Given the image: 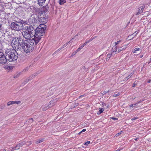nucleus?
<instances>
[{
    "label": "nucleus",
    "instance_id": "nucleus-11",
    "mask_svg": "<svg viewBox=\"0 0 151 151\" xmlns=\"http://www.w3.org/2000/svg\"><path fill=\"white\" fill-rule=\"evenodd\" d=\"M145 8V6L143 5L142 6L139 8L138 12H137L136 15H138L142 13L144 9Z\"/></svg>",
    "mask_w": 151,
    "mask_h": 151
},
{
    "label": "nucleus",
    "instance_id": "nucleus-39",
    "mask_svg": "<svg viewBox=\"0 0 151 151\" xmlns=\"http://www.w3.org/2000/svg\"><path fill=\"white\" fill-rule=\"evenodd\" d=\"M71 43V41H69L67 42V43L66 44H67V45L69 43Z\"/></svg>",
    "mask_w": 151,
    "mask_h": 151
},
{
    "label": "nucleus",
    "instance_id": "nucleus-49",
    "mask_svg": "<svg viewBox=\"0 0 151 151\" xmlns=\"http://www.w3.org/2000/svg\"><path fill=\"white\" fill-rule=\"evenodd\" d=\"M143 55H142L139 56L140 58H142L143 57Z\"/></svg>",
    "mask_w": 151,
    "mask_h": 151
},
{
    "label": "nucleus",
    "instance_id": "nucleus-43",
    "mask_svg": "<svg viewBox=\"0 0 151 151\" xmlns=\"http://www.w3.org/2000/svg\"><path fill=\"white\" fill-rule=\"evenodd\" d=\"M84 96V95H82L80 96L79 98H80L81 97H83V96Z\"/></svg>",
    "mask_w": 151,
    "mask_h": 151
},
{
    "label": "nucleus",
    "instance_id": "nucleus-13",
    "mask_svg": "<svg viewBox=\"0 0 151 151\" xmlns=\"http://www.w3.org/2000/svg\"><path fill=\"white\" fill-rule=\"evenodd\" d=\"M117 46L115 45L114 46L111 51V55H115L116 52H117Z\"/></svg>",
    "mask_w": 151,
    "mask_h": 151
},
{
    "label": "nucleus",
    "instance_id": "nucleus-48",
    "mask_svg": "<svg viewBox=\"0 0 151 151\" xmlns=\"http://www.w3.org/2000/svg\"><path fill=\"white\" fill-rule=\"evenodd\" d=\"M40 14H42L43 13V12L42 11L41 12H40Z\"/></svg>",
    "mask_w": 151,
    "mask_h": 151
},
{
    "label": "nucleus",
    "instance_id": "nucleus-50",
    "mask_svg": "<svg viewBox=\"0 0 151 151\" xmlns=\"http://www.w3.org/2000/svg\"><path fill=\"white\" fill-rule=\"evenodd\" d=\"M135 86V84H133V85L132 87H134Z\"/></svg>",
    "mask_w": 151,
    "mask_h": 151
},
{
    "label": "nucleus",
    "instance_id": "nucleus-14",
    "mask_svg": "<svg viewBox=\"0 0 151 151\" xmlns=\"http://www.w3.org/2000/svg\"><path fill=\"white\" fill-rule=\"evenodd\" d=\"M24 145L23 144H21V145L22 146ZM21 146V144H17L16 146L15 147H13L12 148V150L13 151L14 150H18L20 148V147Z\"/></svg>",
    "mask_w": 151,
    "mask_h": 151
},
{
    "label": "nucleus",
    "instance_id": "nucleus-16",
    "mask_svg": "<svg viewBox=\"0 0 151 151\" xmlns=\"http://www.w3.org/2000/svg\"><path fill=\"white\" fill-rule=\"evenodd\" d=\"M34 78L33 75H32L30 76L27 78L26 80L23 82L24 84L27 83L28 81L31 80Z\"/></svg>",
    "mask_w": 151,
    "mask_h": 151
},
{
    "label": "nucleus",
    "instance_id": "nucleus-52",
    "mask_svg": "<svg viewBox=\"0 0 151 151\" xmlns=\"http://www.w3.org/2000/svg\"><path fill=\"white\" fill-rule=\"evenodd\" d=\"M143 100H140L139 101H141V103L143 101Z\"/></svg>",
    "mask_w": 151,
    "mask_h": 151
},
{
    "label": "nucleus",
    "instance_id": "nucleus-24",
    "mask_svg": "<svg viewBox=\"0 0 151 151\" xmlns=\"http://www.w3.org/2000/svg\"><path fill=\"white\" fill-rule=\"evenodd\" d=\"M113 55H111V53L107 54V59H109Z\"/></svg>",
    "mask_w": 151,
    "mask_h": 151
},
{
    "label": "nucleus",
    "instance_id": "nucleus-3",
    "mask_svg": "<svg viewBox=\"0 0 151 151\" xmlns=\"http://www.w3.org/2000/svg\"><path fill=\"white\" fill-rule=\"evenodd\" d=\"M17 50L14 49H8L6 50L5 54L9 62L14 61L18 58V53Z\"/></svg>",
    "mask_w": 151,
    "mask_h": 151
},
{
    "label": "nucleus",
    "instance_id": "nucleus-55",
    "mask_svg": "<svg viewBox=\"0 0 151 151\" xmlns=\"http://www.w3.org/2000/svg\"><path fill=\"white\" fill-rule=\"evenodd\" d=\"M138 33V32H137V33H136V34H137Z\"/></svg>",
    "mask_w": 151,
    "mask_h": 151
},
{
    "label": "nucleus",
    "instance_id": "nucleus-10",
    "mask_svg": "<svg viewBox=\"0 0 151 151\" xmlns=\"http://www.w3.org/2000/svg\"><path fill=\"white\" fill-rule=\"evenodd\" d=\"M21 102L19 101H11L8 102L7 103V106H10L12 104H19L21 103Z\"/></svg>",
    "mask_w": 151,
    "mask_h": 151
},
{
    "label": "nucleus",
    "instance_id": "nucleus-41",
    "mask_svg": "<svg viewBox=\"0 0 151 151\" xmlns=\"http://www.w3.org/2000/svg\"><path fill=\"white\" fill-rule=\"evenodd\" d=\"M80 50H81L79 48L76 51H77V52L79 51Z\"/></svg>",
    "mask_w": 151,
    "mask_h": 151
},
{
    "label": "nucleus",
    "instance_id": "nucleus-56",
    "mask_svg": "<svg viewBox=\"0 0 151 151\" xmlns=\"http://www.w3.org/2000/svg\"><path fill=\"white\" fill-rule=\"evenodd\" d=\"M150 61H151V58L150 59Z\"/></svg>",
    "mask_w": 151,
    "mask_h": 151
},
{
    "label": "nucleus",
    "instance_id": "nucleus-44",
    "mask_svg": "<svg viewBox=\"0 0 151 151\" xmlns=\"http://www.w3.org/2000/svg\"><path fill=\"white\" fill-rule=\"evenodd\" d=\"M138 138H135L134 139V140L136 141H137Z\"/></svg>",
    "mask_w": 151,
    "mask_h": 151
},
{
    "label": "nucleus",
    "instance_id": "nucleus-23",
    "mask_svg": "<svg viewBox=\"0 0 151 151\" xmlns=\"http://www.w3.org/2000/svg\"><path fill=\"white\" fill-rule=\"evenodd\" d=\"M134 73H132L129 75L126 78L127 79V80H128L133 75Z\"/></svg>",
    "mask_w": 151,
    "mask_h": 151
},
{
    "label": "nucleus",
    "instance_id": "nucleus-5",
    "mask_svg": "<svg viewBox=\"0 0 151 151\" xmlns=\"http://www.w3.org/2000/svg\"><path fill=\"white\" fill-rule=\"evenodd\" d=\"M23 26V25L22 23L17 21L12 22L10 25L12 29L17 31L22 29Z\"/></svg>",
    "mask_w": 151,
    "mask_h": 151
},
{
    "label": "nucleus",
    "instance_id": "nucleus-15",
    "mask_svg": "<svg viewBox=\"0 0 151 151\" xmlns=\"http://www.w3.org/2000/svg\"><path fill=\"white\" fill-rule=\"evenodd\" d=\"M46 0H37L38 4L40 6H43Z\"/></svg>",
    "mask_w": 151,
    "mask_h": 151
},
{
    "label": "nucleus",
    "instance_id": "nucleus-42",
    "mask_svg": "<svg viewBox=\"0 0 151 151\" xmlns=\"http://www.w3.org/2000/svg\"><path fill=\"white\" fill-rule=\"evenodd\" d=\"M151 81V79H150V80H149L147 81V82L148 83H150Z\"/></svg>",
    "mask_w": 151,
    "mask_h": 151
},
{
    "label": "nucleus",
    "instance_id": "nucleus-19",
    "mask_svg": "<svg viewBox=\"0 0 151 151\" xmlns=\"http://www.w3.org/2000/svg\"><path fill=\"white\" fill-rule=\"evenodd\" d=\"M67 46V44H65L63 45L57 51V52L60 51L62 49L64 48V47H65Z\"/></svg>",
    "mask_w": 151,
    "mask_h": 151
},
{
    "label": "nucleus",
    "instance_id": "nucleus-51",
    "mask_svg": "<svg viewBox=\"0 0 151 151\" xmlns=\"http://www.w3.org/2000/svg\"><path fill=\"white\" fill-rule=\"evenodd\" d=\"M81 133H82V132H81V131L80 132H79L78 133V134H80Z\"/></svg>",
    "mask_w": 151,
    "mask_h": 151
},
{
    "label": "nucleus",
    "instance_id": "nucleus-40",
    "mask_svg": "<svg viewBox=\"0 0 151 151\" xmlns=\"http://www.w3.org/2000/svg\"><path fill=\"white\" fill-rule=\"evenodd\" d=\"M93 39H94V37H93V38L91 37V38H90V39H89V40H90V41H91L92 40H93Z\"/></svg>",
    "mask_w": 151,
    "mask_h": 151
},
{
    "label": "nucleus",
    "instance_id": "nucleus-4",
    "mask_svg": "<svg viewBox=\"0 0 151 151\" xmlns=\"http://www.w3.org/2000/svg\"><path fill=\"white\" fill-rule=\"evenodd\" d=\"M45 28L44 27L40 26L37 27L35 30V29L34 36L32 39H33L36 38H39V41L41 39V37L45 33Z\"/></svg>",
    "mask_w": 151,
    "mask_h": 151
},
{
    "label": "nucleus",
    "instance_id": "nucleus-18",
    "mask_svg": "<svg viewBox=\"0 0 151 151\" xmlns=\"http://www.w3.org/2000/svg\"><path fill=\"white\" fill-rule=\"evenodd\" d=\"M44 140V139H39L38 140L36 141V143L38 144L43 141Z\"/></svg>",
    "mask_w": 151,
    "mask_h": 151
},
{
    "label": "nucleus",
    "instance_id": "nucleus-31",
    "mask_svg": "<svg viewBox=\"0 0 151 151\" xmlns=\"http://www.w3.org/2000/svg\"><path fill=\"white\" fill-rule=\"evenodd\" d=\"M138 119V117H134V118H133L132 119H131V120L132 121H133V120H135L136 119Z\"/></svg>",
    "mask_w": 151,
    "mask_h": 151
},
{
    "label": "nucleus",
    "instance_id": "nucleus-27",
    "mask_svg": "<svg viewBox=\"0 0 151 151\" xmlns=\"http://www.w3.org/2000/svg\"><path fill=\"white\" fill-rule=\"evenodd\" d=\"M31 66V65H30L29 66L27 67L24 70V72H26V71H27L29 69L30 67Z\"/></svg>",
    "mask_w": 151,
    "mask_h": 151
},
{
    "label": "nucleus",
    "instance_id": "nucleus-6",
    "mask_svg": "<svg viewBox=\"0 0 151 151\" xmlns=\"http://www.w3.org/2000/svg\"><path fill=\"white\" fill-rule=\"evenodd\" d=\"M18 41V38L17 37L14 38L11 42V45L13 48V49L16 50L18 51L20 50L21 47H19Z\"/></svg>",
    "mask_w": 151,
    "mask_h": 151
},
{
    "label": "nucleus",
    "instance_id": "nucleus-45",
    "mask_svg": "<svg viewBox=\"0 0 151 151\" xmlns=\"http://www.w3.org/2000/svg\"><path fill=\"white\" fill-rule=\"evenodd\" d=\"M101 114V113H100V112H99H99H98L97 113V114Z\"/></svg>",
    "mask_w": 151,
    "mask_h": 151
},
{
    "label": "nucleus",
    "instance_id": "nucleus-26",
    "mask_svg": "<svg viewBox=\"0 0 151 151\" xmlns=\"http://www.w3.org/2000/svg\"><path fill=\"white\" fill-rule=\"evenodd\" d=\"M140 50V49L139 48H136L134 49L133 52L136 53L137 51H139Z\"/></svg>",
    "mask_w": 151,
    "mask_h": 151
},
{
    "label": "nucleus",
    "instance_id": "nucleus-8",
    "mask_svg": "<svg viewBox=\"0 0 151 151\" xmlns=\"http://www.w3.org/2000/svg\"><path fill=\"white\" fill-rule=\"evenodd\" d=\"M48 17L45 16V17H41L39 18V22L41 23V25H43L44 24L47 23L48 20Z\"/></svg>",
    "mask_w": 151,
    "mask_h": 151
},
{
    "label": "nucleus",
    "instance_id": "nucleus-21",
    "mask_svg": "<svg viewBox=\"0 0 151 151\" xmlns=\"http://www.w3.org/2000/svg\"><path fill=\"white\" fill-rule=\"evenodd\" d=\"M125 49V47H121L118 50V52H121L122 50H124Z\"/></svg>",
    "mask_w": 151,
    "mask_h": 151
},
{
    "label": "nucleus",
    "instance_id": "nucleus-54",
    "mask_svg": "<svg viewBox=\"0 0 151 151\" xmlns=\"http://www.w3.org/2000/svg\"><path fill=\"white\" fill-rule=\"evenodd\" d=\"M3 151H6V150L4 149V150H3Z\"/></svg>",
    "mask_w": 151,
    "mask_h": 151
},
{
    "label": "nucleus",
    "instance_id": "nucleus-28",
    "mask_svg": "<svg viewBox=\"0 0 151 151\" xmlns=\"http://www.w3.org/2000/svg\"><path fill=\"white\" fill-rule=\"evenodd\" d=\"M140 103H141V101H139L137 102V103L134 104V106H138V104H139Z\"/></svg>",
    "mask_w": 151,
    "mask_h": 151
},
{
    "label": "nucleus",
    "instance_id": "nucleus-47",
    "mask_svg": "<svg viewBox=\"0 0 151 151\" xmlns=\"http://www.w3.org/2000/svg\"><path fill=\"white\" fill-rule=\"evenodd\" d=\"M29 142L30 144H31L32 143V141H29Z\"/></svg>",
    "mask_w": 151,
    "mask_h": 151
},
{
    "label": "nucleus",
    "instance_id": "nucleus-9",
    "mask_svg": "<svg viewBox=\"0 0 151 151\" xmlns=\"http://www.w3.org/2000/svg\"><path fill=\"white\" fill-rule=\"evenodd\" d=\"M17 38H18V41L19 47H23L24 45L25 42L26 41V40L24 41L22 39L19 37H17Z\"/></svg>",
    "mask_w": 151,
    "mask_h": 151
},
{
    "label": "nucleus",
    "instance_id": "nucleus-34",
    "mask_svg": "<svg viewBox=\"0 0 151 151\" xmlns=\"http://www.w3.org/2000/svg\"><path fill=\"white\" fill-rule=\"evenodd\" d=\"M90 42L89 40H86V42L84 43V44L86 45L89 42Z\"/></svg>",
    "mask_w": 151,
    "mask_h": 151
},
{
    "label": "nucleus",
    "instance_id": "nucleus-20",
    "mask_svg": "<svg viewBox=\"0 0 151 151\" xmlns=\"http://www.w3.org/2000/svg\"><path fill=\"white\" fill-rule=\"evenodd\" d=\"M66 2L65 0H59V3L62 5Z\"/></svg>",
    "mask_w": 151,
    "mask_h": 151
},
{
    "label": "nucleus",
    "instance_id": "nucleus-32",
    "mask_svg": "<svg viewBox=\"0 0 151 151\" xmlns=\"http://www.w3.org/2000/svg\"><path fill=\"white\" fill-rule=\"evenodd\" d=\"M109 90H108L107 91H105L102 93V94H103V95H105V94H106V93H109Z\"/></svg>",
    "mask_w": 151,
    "mask_h": 151
},
{
    "label": "nucleus",
    "instance_id": "nucleus-33",
    "mask_svg": "<svg viewBox=\"0 0 151 151\" xmlns=\"http://www.w3.org/2000/svg\"><path fill=\"white\" fill-rule=\"evenodd\" d=\"M90 143V141H87V142H85L84 143V145H87L88 144H89Z\"/></svg>",
    "mask_w": 151,
    "mask_h": 151
},
{
    "label": "nucleus",
    "instance_id": "nucleus-29",
    "mask_svg": "<svg viewBox=\"0 0 151 151\" xmlns=\"http://www.w3.org/2000/svg\"><path fill=\"white\" fill-rule=\"evenodd\" d=\"M119 93H118L117 94H114V95H113V96H112L114 97H117L118 96H119Z\"/></svg>",
    "mask_w": 151,
    "mask_h": 151
},
{
    "label": "nucleus",
    "instance_id": "nucleus-17",
    "mask_svg": "<svg viewBox=\"0 0 151 151\" xmlns=\"http://www.w3.org/2000/svg\"><path fill=\"white\" fill-rule=\"evenodd\" d=\"M101 106L102 107L105 109H107L109 108V104H108L102 103Z\"/></svg>",
    "mask_w": 151,
    "mask_h": 151
},
{
    "label": "nucleus",
    "instance_id": "nucleus-37",
    "mask_svg": "<svg viewBox=\"0 0 151 151\" xmlns=\"http://www.w3.org/2000/svg\"><path fill=\"white\" fill-rule=\"evenodd\" d=\"M120 41H121L119 40V41H117L116 42H115V45L116 46V45H117L120 42Z\"/></svg>",
    "mask_w": 151,
    "mask_h": 151
},
{
    "label": "nucleus",
    "instance_id": "nucleus-2",
    "mask_svg": "<svg viewBox=\"0 0 151 151\" xmlns=\"http://www.w3.org/2000/svg\"><path fill=\"white\" fill-rule=\"evenodd\" d=\"M35 29L29 26H25L23 29L22 34L23 37L26 39V41L31 40L34 36Z\"/></svg>",
    "mask_w": 151,
    "mask_h": 151
},
{
    "label": "nucleus",
    "instance_id": "nucleus-1",
    "mask_svg": "<svg viewBox=\"0 0 151 151\" xmlns=\"http://www.w3.org/2000/svg\"><path fill=\"white\" fill-rule=\"evenodd\" d=\"M39 38L32 39L25 42L24 45L23 47L25 52L27 53L32 52L34 49V45H37L39 42Z\"/></svg>",
    "mask_w": 151,
    "mask_h": 151
},
{
    "label": "nucleus",
    "instance_id": "nucleus-46",
    "mask_svg": "<svg viewBox=\"0 0 151 151\" xmlns=\"http://www.w3.org/2000/svg\"><path fill=\"white\" fill-rule=\"evenodd\" d=\"M29 120L30 121H32L33 120L31 118L30 119H29Z\"/></svg>",
    "mask_w": 151,
    "mask_h": 151
},
{
    "label": "nucleus",
    "instance_id": "nucleus-7",
    "mask_svg": "<svg viewBox=\"0 0 151 151\" xmlns=\"http://www.w3.org/2000/svg\"><path fill=\"white\" fill-rule=\"evenodd\" d=\"M7 60L8 59L6 56L4 55L3 52H0V64H4Z\"/></svg>",
    "mask_w": 151,
    "mask_h": 151
},
{
    "label": "nucleus",
    "instance_id": "nucleus-35",
    "mask_svg": "<svg viewBox=\"0 0 151 151\" xmlns=\"http://www.w3.org/2000/svg\"><path fill=\"white\" fill-rule=\"evenodd\" d=\"M122 133V132L121 131L120 132H119V133L116 134V136L117 137V136H119V135H120Z\"/></svg>",
    "mask_w": 151,
    "mask_h": 151
},
{
    "label": "nucleus",
    "instance_id": "nucleus-53",
    "mask_svg": "<svg viewBox=\"0 0 151 151\" xmlns=\"http://www.w3.org/2000/svg\"><path fill=\"white\" fill-rule=\"evenodd\" d=\"M113 119H114V120H115L116 119V118H113Z\"/></svg>",
    "mask_w": 151,
    "mask_h": 151
},
{
    "label": "nucleus",
    "instance_id": "nucleus-25",
    "mask_svg": "<svg viewBox=\"0 0 151 151\" xmlns=\"http://www.w3.org/2000/svg\"><path fill=\"white\" fill-rule=\"evenodd\" d=\"M99 112H100V113H102L103 111H104V109L103 108H99Z\"/></svg>",
    "mask_w": 151,
    "mask_h": 151
},
{
    "label": "nucleus",
    "instance_id": "nucleus-36",
    "mask_svg": "<svg viewBox=\"0 0 151 151\" xmlns=\"http://www.w3.org/2000/svg\"><path fill=\"white\" fill-rule=\"evenodd\" d=\"M77 53V51H75L72 54L71 56H73L76 53Z\"/></svg>",
    "mask_w": 151,
    "mask_h": 151
},
{
    "label": "nucleus",
    "instance_id": "nucleus-22",
    "mask_svg": "<svg viewBox=\"0 0 151 151\" xmlns=\"http://www.w3.org/2000/svg\"><path fill=\"white\" fill-rule=\"evenodd\" d=\"M129 107L131 109L132 108H133L134 107L136 108L138 107V106H134V104H132L129 105Z\"/></svg>",
    "mask_w": 151,
    "mask_h": 151
},
{
    "label": "nucleus",
    "instance_id": "nucleus-30",
    "mask_svg": "<svg viewBox=\"0 0 151 151\" xmlns=\"http://www.w3.org/2000/svg\"><path fill=\"white\" fill-rule=\"evenodd\" d=\"M86 45H85V44L84 43L83 44H82L80 46V47H79V48H80V49H82V48L84 47V46Z\"/></svg>",
    "mask_w": 151,
    "mask_h": 151
},
{
    "label": "nucleus",
    "instance_id": "nucleus-12",
    "mask_svg": "<svg viewBox=\"0 0 151 151\" xmlns=\"http://www.w3.org/2000/svg\"><path fill=\"white\" fill-rule=\"evenodd\" d=\"M50 104H45L42 106V109L44 111H45L48 109L49 108H50L51 106H50L51 103L50 102Z\"/></svg>",
    "mask_w": 151,
    "mask_h": 151
},
{
    "label": "nucleus",
    "instance_id": "nucleus-38",
    "mask_svg": "<svg viewBox=\"0 0 151 151\" xmlns=\"http://www.w3.org/2000/svg\"><path fill=\"white\" fill-rule=\"evenodd\" d=\"M86 130V129H83L81 131V132H85Z\"/></svg>",
    "mask_w": 151,
    "mask_h": 151
}]
</instances>
